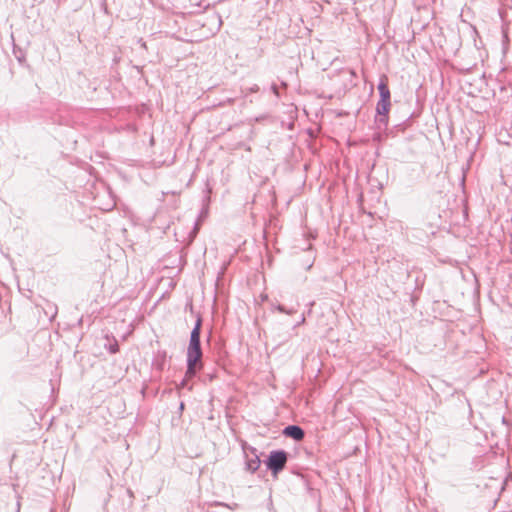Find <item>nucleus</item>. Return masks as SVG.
<instances>
[{"label":"nucleus","mask_w":512,"mask_h":512,"mask_svg":"<svg viewBox=\"0 0 512 512\" xmlns=\"http://www.w3.org/2000/svg\"><path fill=\"white\" fill-rule=\"evenodd\" d=\"M200 329L201 320H198L195 328L191 332L190 343L187 352L188 368L186 372V377L194 376L196 371L199 370L202 366V351L200 348Z\"/></svg>","instance_id":"1"},{"label":"nucleus","mask_w":512,"mask_h":512,"mask_svg":"<svg viewBox=\"0 0 512 512\" xmlns=\"http://www.w3.org/2000/svg\"><path fill=\"white\" fill-rule=\"evenodd\" d=\"M287 462V454L284 451H273L268 458L267 466L274 474L281 471Z\"/></svg>","instance_id":"2"},{"label":"nucleus","mask_w":512,"mask_h":512,"mask_svg":"<svg viewBox=\"0 0 512 512\" xmlns=\"http://www.w3.org/2000/svg\"><path fill=\"white\" fill-rule=\"evenodd\" d=\"M378 91L380 94L379 100L390 101V90L388 87V77L386 75H382L380 77V82L378 85Z\"/></svg>","instance_id":"3"},{"label":"nucleus","mask_w":512,"mask_h":512,"mask_svg":"<svg viewBox=\"0 0 512 512\" xmlns=\"http://www.w3.org/2000/svg\"><path fill=\"white\" fill-rule=\"evenodd\" d=\"M284 434L288 437H291L297 441H300L304 438V431L299 427L295 425L287 426L284 429Z\"/></svg>","instance_id":"4"},{"label":"nucleus","mask_w":512,"mask_h":512,"mask_svg":"<svg viewBox=\"0 0 512 512\" xmlns=\"http://www.w3.org/2000/svg\"><path fill=\"white\" fill-rule=\"evenodd\" d=\"M391 107V101L379 100L377 103V113L387 116Z\"/></svg>","instance_id":"5"},{"label":"nucleus","mask_w":512,"mask_h":512,"mask_svg":"<svg viewBox=\"0 0 512 512\" xmlns=\"http://www.w3.org/2000/svg\"><path fill=\"white\" fill-rule=\"evenodd\" d=\"M247 470L250 472H255L260 467V460L257 456L249 459L246 463Z\"/></svg>","instance_id":"6"}]
</instances>
